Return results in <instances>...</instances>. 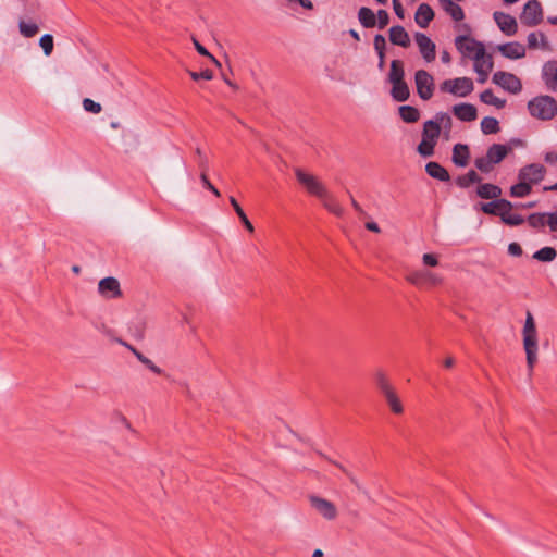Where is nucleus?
Here are the masks:
<instances>
[{"label":"nucleus","instance_id":"nucleus-30","mask_svg":"<svg viewBox=\"0 0 557 557\" xmlns=\"http://www.w3.org/2000/svg\"><path fill=\"white\" fill-rule=\"evenodd\" d=\"M425 171L433 178H436L442 182L449 181V174L447 170L437 162H429L425 165Z\"/></svg>","mask_w":557,"mask_h":557},{"label":"nucleus","instance_id":"nucleus-34","mask_svg":"<svg viewBox=\"0 0 557 557\" xmlns=\"http://www.w3.org/2000/svg\"><path fill=\"white\" fill-rule=\"evenodd\" d=\"M358 18L362 26L370 28L376 24L375 14L369 8L362 7L358 12Z\"/></svg>","mask_w":557,"mask_h":557},{"label":"nucleus","instance_id":"nucleus-4","mask_svg":"<svg viewBox=\"0 0 557 557\" xmlns=\"http://www.w3.org/2000/svg\"><path fill=\"white\" fill-rule=\"evenodd\" d=\"M530 114L539 120H552L557 114V102L550 96H540L528 103Z\"/></svg>","mask_w":557,"mask_h":557},{"label":"nucleus","instance_id":"nucleus-28","mask_svg":"<svg viewBox=\"0 0 557 557\" xmlns=\"http://www.w3.org/2000/svg\"><path fill=\"white\" fill-rule=\"evenodd\" d=\"M509 151L510 148L506 145L494 144L487 149L485 156L496 165L506 158Z\"/></svg>","mask_w":557,"mask_h":557},{"label":"nucleus","instance_id":"nucleus-5","mask_svg":"<svg viewBox=\"0 0 557 557\" xmlns=\"http://www.w3.org/2000/svg\"><path fill=\"white\" fill-rule=\"evenodd\" d=\"M474 90L473 81L470 77H456L443 81L440 84V91L451 95L456 98H466Z\"/></svg>","mask_w":557,"mask_h":557},{"label":"nucleus","instance_id":"nucleus-61","mask_svg":"<svg viewBox=\"0 0 557 557\" xmlns=\"http://www.w3.org/2000/svg\"><path fill=\"white\" fill-rule=\"evenodd\" d=\"M377 57H379V69L382 70L385 65V51L377 52Z\"/></svg>","mask_w":557,"mask_h":557},{"label":"nucleus","instance_id":"nucleus-50","mask_svg":"<svg viewBox=\"0 0 557 557\" xmlns=\"http://www.w3.org/2000/svg\"><path fill=\"white\" fill-rule=\"evenodd\" d=\"M189 75L194 81H198L200 78L210 81L213 78V73L210 70H205L200 73L189 72Z\"/></svg>","mask_w":557,"mask_h":557},{"label":"nucleus","instance_id":"nucleus-17","mask_svg":"<svg viewBox=\"0 0 557 557\" xmlns=\"http://www.w3.org/2000/svg\"><path fill=\"white\" fill-rule=\"evenodd\" d=\"M493 17L499 29L507 36H512L517 33L518 24L512 15L497 11L494 12Z\"/></svg>","mask_w":557,"mask_h":557},{"label":"nucleus","instance_id":"nucleus-15","mask_svg":"<svg viewBox=\"0 0 557 557\" xmlns=\"http://www.w3.org/2000/svg\"><path fill=\"white\" fill-rule=\"evenodd\" d=\"M546 170L542 164L532 163L520 169L518 177L519 181H525L528 184H537L545 176Z\"/></svg>","mask_w":557,"mask_h":557},{"label":"nucleus","instance_id":"nucleus-23","mask_svg":"<svg viewBox=\"0 0 557 557\" xmlns=\"http://www.w3.org/2000/svg\"><path fill=\"white\" fill-rule=\"evenodd\" d=\"M506 207H502L498 212V216H500L502 221L510 226H517L523 223L524 219L518 214L512 212V205L510 201L505 199Z\"/></svg>","mask_w":557,"mask_h":557},{"label":"nucleus","instance_id":"nucleus-37","mask_svg":"<svg viewBox=\"0 0 557 557\" xmlns=\"http://www.w3.org/2000/svg\"><path fill=\"white\" fill-rule=\"evenodd\" d=\"M480 99L482 102L490 106H494L497 109H502L506 104V101L504 99L496 97L491 89H486L483 92H481Z\"/></svg>","mask_w":557,"mask_h":557},{"label":"nucleus","instance_id":"nucleus-64","mask_svg":"<svg viewBox=\"0 0 557 557\" xmlns=\"http://www.w3.org/2000/svg\"><path fill=\"white\" fill-rule=\"evenodd\" d=\"M455 29L458 32H469L470 27L467 24H457Z\"/></svg>","mask_w":557,"mask_h":557},{"label":"nucleus","instance_id":"nucleus-56","mask_svg":"<svg viewBox=\"0 0 557 557\" xmlns=\"http://www.w3.org/2000/svg\"><path fill=\"white\" fill-rule=\"evenodd\" d=\"M474 72L478 74V82L481 84H484L487 81L488 74L491 73V72L484 71V70L474 71Z\"/></svg>","mask_w":557,"mask_h":557},{"label":"nucleus","instance_id":"nucleus-54","mask_svg":"<svg viewBox=\"0 0 557 557\" xmlns=\"http://www.w3.org/2000/svg\"><path fill=\"white\" fill-rule=\"evenodd\" d=\"M393 9L399 18H404V8L399 0H393Z\"/></svg>","mask_w":557,"mask_h":557},{"label":"nucleus","instance_id":"nucleus-12","mask_svg":"<svg viewBox=\"0 0 557 557\" xmlns=\"http://www.w3.org/2000/svg\"><path fill=\"white\" fill-rule=\"evenodd\" d=\"M310 506L324 519L334 520L337 517V508L336 506L320 496L312 495L309 497Z\"/></svg>","mask_w":557,"mask_h":557},{"label":"nucleus","instance_id":"nucleus-3","mask_svg":"<svg viewBox=\"0 0 557 557\" xmlns=\"http://www.w3.org/2000/svg\"><path fill=\"white\" fill-rule=\"evenodd\" d=\"M404 64L400 60H393L388 73V82L392 84L391 95L394 100L403 102L410 96V90L404 79Z\"/></svg>","mask_w":557,"mask_h":557},{"label":"nucleus","instance_id":"nucleus-48","mask_svg":"<svg viewBox=\"0 0 557 557\" xmlns=\"http://www.w3.org/2000/svg\"><path fill=\"white\" fill-rule=\"evenodd\" d=\"M422 263L425 267L434 268L438 265V258L434 253H424L422 256Z\"/></svg>","mask_w":557,"mask_h":557},{"label":"nucleus","instance_id":"nucleus-36","mask_svg":"<svg viewBox=\"0 0 557 557\" xmlns=\"http://www.w3.org/2000/svg\"><path fill=\"white\" fill-rule=\"evenodd\" d=\"M399 115L401 120L406 123H414L420 117V112L417 108L411 106H401L399 107Z\"/></svg>","mask_w":557,"mask_h":557},{"label":"nucleus","instance_id":"nucleus-24","mask_svg":"<svg viewBox=\"0 0 557 557\" xmlns=\"http://www.w3.org/2000/svg\"><path fill=\"white\" fill-rule=\"evenodd\" d=\"M120 345L127 348L136 358L138 361H140L144 366H146L150 371H152L156 374H161L162 370L159 368L156 363L152 362L149 358L144 356L140 351H138L134 346L128 344L127 342L123 339L117 341Z\"/></svg>","mask_w":557,"mask_h":557},{"label":"nucleus","instance_id":"nucleus-11","mask_svg":"<svg viewBox=\"0 0 557 557\" xmlns=\"http://www.w3.org/2000/svg\"><path fill=\"white\" fill-rule=\"evenodd\" d=\"M493 83L510 94H518L522 89L520 79L512 73L498 71L493 74Z\"/></svg>","mask_w":557,"mask_h":557},{"label":"nucleus","instance_id":"nucleus-38","mask_svg":"<svg viewBox=\"0 0 557 557\" xmlns=\"http://www.w3.org/2000/svg\"><path fill=\"white\" fill-rule=\"evenodd\" d=\"M557 252L553 247H543L534 252L533 258L542 262H552L555 260Z\"/></svg>","mask_w":557,"mask_h":557},{"label":"nucleus","instance_id":"nucleus-41","mask_svg":"<svg viewBox=\"0 0 557 557\" xmlns=\"http://www.w3.org/2000/svg\"><path fill=\"white\" fill-rule=\"evenodd\" d=\"M531 190L532 188L530 184H528L525 181H519L518 184L511 186L510 195L512 197H525L531 193Z\"/></svg>","mask_w":557,"mask_h":557},{"label":"nucleus","instance_id":"nucleus-16","mask_svg":"<svg viewBox=\"0 0 557 557\" xmlns=\"http://www.w3.org/2000/svg\"><path fill=\"white\" fill-rule=\"evenodd\" d=\"M530 226L537 228L548 225L552 232H557V211L549 213H533L528 218Z\"/></svg>","mask_w":557,"mask_h":557},{"label":"nucleus","instance_id":"nucleus-10","mask_svg":"<svg viewBox=\"0 0 557 557\" xmlns=\"http://www.w3.org/2000/svg\"><path fill=\"white\" fill-rule=\"evenodd\" d=\"M522 25L534 27L543 21V9L537 0L528 1L519 16Z\"/></svg>","mask_w":557,"mask_h":557},{"label":"nucleus","instance_id":"nucleus-26","mask_svg":"<svg viewBox=\"0 0 557 557\" xmlns=\"http://www.w3.org/2000/svg\"><path fill=\"white\" fill-rule=\"evenodd\" d=\"M389 40L392 44L407 48L410 46V38L403 26H393L389 28Z\"/></svg>","mask_w":557,"mask_h":557},{"label":"nucleus","instance_id":"nucleus-63","mask_svg":"<svg viewBox=\"0 0 557 557\" xmlns=\"http://www.w3.org/2000/svg\"><path fill=\"white\" fill-rule=\"evenodd\" d=\"M196 153L199 156L200 158V166L202 168H206L207 166V160L206 158L202 156V152L199 148L196 149Z\"/></svg>","mask_w":557,"mask_h":557},{"label":"nucleus","instance_id":"nucleus-43","mask_svg":"<svg viewBox=\"0 0 557 557\" xmlns=\"http://www.w3.org/2000/svg\"><path fill=\"white\" fill-rule=\"evenodd\" d=\"M18 28L20 33L26 38L34 37L38 33V26L33 22L21 21Z\"/></svg>","mask_w":557,"mask_h":557},{"label":"nucleus","instance_id":"nucleus-49","mask_svg":"<svg viewBox=\"0 0 557 557\" xmlns=\"http://www.w3.org/2000/svg\"><path fill=\"white\" fill-rule=\"evenodd\" d=\"M374 49L376 52H384L386 40L383 35H375L373 40Z\"/></svg>","mask_w":557,"mask_h":557},{"label":"nucleus","instance_id":"nucleus-25","mask_svg":"<svg viewBox=\"0 0 557 557\" xmlns=\"http://www.w3.org/2000/svg\"><path fill=\"white\" fill-rule=\"evenodd\" d=\"M434 18L432 8L426 3H421L414 14V21L421 28H426Z\"/></svg>","mask_w":557,"mask_h":557},{"label":"nucleus","instance_id":"nucleus-53","mask_svg":"<svg viewBox=\"0 0 557 557\" xmlns=\"http://www.w3.org/2000/svg\"><path fill=\"white\" fill-rule=\"evenodd\" d=\"M508 253L513 257H520L522 255V248L518 243H510L508 246Z\"/></svg>","mask_w":557,"mask_h":557},{"label":"nucleus","instance_id":"nucleus-40","mask_svg":"<svg viewBox=\"0 0 557 557\" xmlns=\"http://www.w3.org/2000/svg\"><path fill=\"white\" fill-rule=\"evenodd\" d=\"M481 131L486 134H496L499 131L498 121L495 117L486 116L481 121Z\"/></svg>","mask_w":557,"mask_h":557},{"label":"nucleus","instance_id":"nucleus-59","mask_svg":"<svg viewBox=\"0 0 557 557\" xmlns=\"http://www.w3.org/2000/svg\"><path fill=\"white\" fill-rule=\"evenodd\" d=\"M366 227H367V230H369L371 232H374V233H380L381 232L380 226L375 222H368V223H366Z\"/></svg>","mask_w":557,"mask_h":557},{"label":"nucleus","instance_id":"nucleus-44","mask_svg":"<svg viewBox=\"0 0 557 557\" xmlns=\"http://www.w3.org/2000/svg\"><path fill=\"white\" fill-rule=\"evenodd\" d=\"M474 165L480 172L490 173L493 171L495 164L488 160L486 156H483L475 159Z\"/></svg>","mask_w":557,"mask_h":557},{"label":"nucleus","instance_id":"nucleus-14","mask_svg":"<svg viewBox=\"0 0 557 557\" xmlns=\"http://www.w3.org/2000/svg\"><path fill=\"white\" fill-rule=\"evenodd\" d=\"M98 293L104 299H115L122 296L120 282L113 276H108L99 281Z\"/></svg>","mask_w":557,"mask_h":557},{"label":"nucleus","instance_id":"nucleus-58","mask_svg":"<svg viewBox=\"0 0 557 557\" xmlns=\"http://www.w3.org/2000/svg\"><path fill=\"white\" fill-rule=\"evenodd\" d=\"M441 60L444 64H449L451 61V57L447 50H443L441 52Z\"/></svg>","mask_w":557,"mask_h":557},{"label":"nucleus","instance_id":"nucleus-19","mask_svg":"<svg viewBox=\"0 0 557 557\" xmlns=\"http://www.w3.org/2000/svg\"><path fill=\"white\" fill-rule=\"evenodd\" d=\"M454 115L462 122H472L478 117V110L471 103H458L451 108Z\"/></svg>","mask_w":557,"mask_h":557},{"label":"nucleus","instance_id":"nucleus-20","mask_svg":"<svg viewBox=\"0 0 557 557\" xmlns=\"http://www.w3.org/2000/svg\"><path fill=\"white\" fill-rule=\"evenodd\" d=\"M440 8L456 23H460L465 18L462 8L456 0H438Z\"/></svg>","mask_w":557,"mask_h":557},{"label":"nucleus","instance_id":"nucleus-51","mask_svg":"<svg viewBox=\"0 0 557 557\" xmlns=\"http://www.w3.org/2000/svg\"><path fill=\"white\" fill-rule=\"evenodd\" d=\"M389 21L388 13L385 10H379L377 12V26L379 28H384Z\"/></svg>","mask_w":557,"mask_h":557},{"label":"nucleus","instance_id":"nucleus-46","mask_svg":"<svg viewBox=\"0 0 557 557\" xmlns=\"http://www.w3.org/2000/svg\"><path fill=\"white\" fill-rule=\"evenodd\" d=\"M332 462L348 476L349 481L356 486L358 491L366 494V490L363 488L359 480L351 472H349L343 465L335 461Z\"/></svg>","mask_w":557,"mask_h":557},{"label":"nucleus","instance_id":"nucleus-32","mask_svg":"<svg viewBox=\"0 0 557 557\" xmlns=\"http://www.w3.org/2000/svg\"><path fill=\"white\" fill-rule=\"evenodd\" d=\"M473 69L474 71H488L493 70V59L491 54H487L485 48L483 49L482 55L478 54L474 59Z\"/></svg>","mask_w":557,"mask_h":557},{"label":"nucleus","instance_id":"nucleus-29","mask_svg":"<svg viewBox=\"0 0 557 557\" xmlns=\"http://www.w3.org/2000/svg\"><path fill=\"white\" fill-rule=\"evenodd\" d=\"M528 47L530 49H542V50H550V45L546 38V36L541 32H532L528 35L527 38Z\"/></svg>","mask_w":557,"mask_h":557},{"label":"nucleus","instance_id":"nucleus-27","mask_svg":"<svg viewBox=\"0 0 557 557\" xmlns=\"http://www.w3.org/2000/svg\"><path fill=\"white\" fill-rule=\"evenodd\" d=\"M318 199L321 200L322 206L330 211L331 213L341 216L344 212L342 206L338 203L336 198L326 189L323 195H321Z\"/></svg>","mask_w":557,"mask_h":557},{"label":"nucleus","instance_id":"nucleus-55","mask_svg":"<svg viewBox=\"0 0 557 557\" xmlns=\"http://www.w3.org/2000/svg\"><path fill=\"white\" fill-rule=\"evenodd\" d=\"M193 44L199 54L203 57L210 55V52L196 38H193Z\"/></svg>","mask_w":557,"mask_h":557},{"label":"nucleus","instance_id":"nucleus-22","mask_svg":"<svg viewBox=\"0 0 557 557\" xmlns=\"http://www.w3.org/2000/svg\"><path fill=\"white\" fill-rule=\"evenodd\" d=\"M451 160L456 166H459V168L467 166L469 164V160H470L469 146L465 145V144H456L453 148Z\"/></svg>","mask_w":557,"mask_h":557},{"label":"nucleus","instance_id":"nucleus-2","mask_svg":"<svg viewBox=\"0 0 557 557\" xmlns=\"http://www.w3.org/2000/svg\"><path fill=\"white\" fill-rule=\"evenodd\" d=\"M522 345L525 352L529 376H531L539 360L540 341L535 320L530 311L527 312L522 327Z\"/></svg>","mask_w":557,"mask_h":557},{"label":"nucleus","instance_id":"nucleus-42","mask_svg":"<svg viewBox=\"0 0 557 557\" xmlns=\"http://www.w3.org/2000/svg\"><path fill=\"white\" fill-rule=\"evenodd\" d=\"M505 199H498L494 200L487 203H483L481 209L484 213L498 215L499 210L502 207H506Z\"/></svg>","mask_w":557,"mask_h":557},{"label":"nucleus","instance_id":"nucleus-1","mask_svg":"<svg viewBox=\"0 0 557 557\" xmlns=\"http://www.w3.org/2000/svg\"><path fill=\"white\" fill-rule=\"evenodd\" d=\"M442 126H444L448 132L451 128V117L447 113L440 112L433 120L424 122L422 140L417 148L420 156L426 158L434 154V148L441 135Z\"/></svg>","mask_w":557,"mask_h":557},{"label":"nucleus","instance_id":"nucleus-9","mask_svg":"<svg viewBox=\"0 0 557 557\" xmlns=\"http://www.w3.org/2000/svg\"><path fill=\"white\" fill-rule=\"evenodd\" d=\"M407 282L417 286H437L443 283V277L430 270H413L406 275Z\"/></svg>","mask_w":557,"mask_h":557},{"label":"nucleus","instance_id":"nucleus-60","mask_svg":"<svg viewBox=\"0 0 557 557\" xmlns=\"http://www.w3.org/2000/svg\"><path fill=\"white\" fill-rule=\"evenodd\" d=\"M230 202H231V205L234 208L236 213H238L240 210H243L242 207L239 206V203L237 202V200L234 197H230Z\"/></svg>","mask_w":557,"mask_h":557},{"label":"nucleus","instance_id":"nucleus-6","mask_svg":"<svg viewBox=\"0 0 557 557\" xmlns=\"http://www.w3.org/2000/svg\"><path fill=\"white\" fill-rule=\"evenodd\" d=\"M295 176L298 183L306 189V191L319 198L327 189L326 186L312 173L305 171L304 169L296 168L294 170Z\"/></svg>","mask_w":557,"mask_h":557},{"label":"nucleus","instance_id":"nucleus-57","mask_svg":"<svg viewBox=\"0 0 557 557\" xmlns=\"http://www.w3.org/2000/svg\"><path fill=\"white\" fill-rule=\"evenodd\" d=\"M289 2H298L302 8L311 10L313 4L310 0H288Z\"/></svg>","mask_w":557,"mask_h":557},{"label":"nucleus","instance_id":"nucleus-31","mask_svg":"<svg viewBox=\"0 0 557 557\" xmlns=\"http://www.w3.org/2000/svg\"><path fill=\"white\" fill-rule=\"evenodd\" d=\"M476 194L483 199H496L502 195V189L494 184H481L476 189Z\"/></svg>","mask_w":557,"mask_h":557},{"label":"nucleus","instance_id":"nucleus-45","mask_svg":"<svg viewBox=\"0 0 557 557\" xmlns=\"http://www.w3.org/2000/svg\"><path fill=\"white\" fill-rule=\"evenodd\" d=\"M39 46L46 57H49L53 51V37L50 34H45L39 39Z\"/></svg>","mask_w":557,"mask_h":557},{"label":"nucleus","instance_id":"nucleus-7","mask_svg":"<svg viewBox=\"0 0 557 557\" xmlns=\"http://www.w3.org/2000/svg\"><path fill=\"white\" fill-rule=\"evenodd\" d=\"M455 47L463 58L474 59L478 54L482 55L484 45L476 39L467 36L459 35L455 38Z\"/></svg>","mask_w":557,"mask_h":557},{"label":"nucleus","instance_id":"nucleus-52","mask_svg":"<svg viewBox=\"0 0 557 557\" xmlns=\"http://www.w3.org/2000/svg\"><path fill=\"white\" fill-rule=\"evenodd\" d=\"M200 180L207 189L212 191L214 196L220 197V191L210 183L205 172L201 173Z\"/></svg>","mask_w":557,"mask_h":557},{"label":"nucleus","instance_id":"nucleus-35","mask_svg":"<svg viewBox=\"0 0 557 557\" xmlns=\"http://www.w3.org/2000/svg\"><path fill=\"white\" fill-rule=\"evenodd\" d=\"M481 180V176L474 170H470L468 173L457 177L456 184L461 188H468L472 184L480 183Z\"/></svg>","mask_w":557,"mask_h":557},{"label":"nucleus","instance_id":"nucleus-39","mask_svg":"<svg viewBox=\"0 0 557 557\" xmlns=\"http://www.w3.org/2000/svg\"><path fill=\"white\" fill-rule=\"evenodd\" d=\"M375 382L379 391L384 395L388 393L389 391L394 389L393 385L391 384L388 377L383 371H377L375 373Z\"/></svg>","mask_w":557,"mask_h":557},{"label":"nucleus","instance_id":"nucleus-47","mask_svg":"<svg viewBox=\"0 0 557 557\" xmlns=\"http://www.w3.org/2000/svg\"><path fill=\"white\" fill-rule=\"evenodd\" d=\"M83 104V108L85 111L87 112H91L94 114H98L101 112L102 108H101V104L94 101L92 99H89V98H85L82 102Z\"/></svg>","mask_w":557,"mask_h":557},{"label":"nucleus","instance_id":"nucleus-13","mask_svg":"<svg viewBox=\"0 0 557 557\" xmlns=\"http://www.w3.org/2000/svg\"><path fill=\"white\" fill-rule=\"evenodd\" d=\"M414 40L422 59L426 63L433 62L436 58V46L431 38L423 33H416Z\"/></svg>","mask_w":557,"mask_h":557},{"label":"nucleus","instance_id":"nucleus-8","mask_svg":"<svg viewBox=\"0 0 557 557\" xmlns=\"http://www.w3.org/2000/svg\"><path fill=\"white\" fill-rule=\"evenodd\" d=\"M414 85L418 96L423 100H430L434 95V77L425 70H418L414 73Z\"/></svg>","mask_w":557,"mask_h":557},{"label":"nucleus","instance_id":"nucleus-18","mask_svg":"<svg viewBox=\"0 0 557 557\" xmlns=\"http://www.w3.org/2000/svg\"><path fill=\"white\" fill-rule=\"evenodd\" d=\"M497 50L503 57L511 60L521 59L525 55V47L518 41L499 45Z\"/></svg>","mask_w":557,"mask_h":557},{"label":"nucleus","instance_id":"nucleus-21","mask_svg":"<svg viewBox=\"0 0 557 557\" xmlns=\"http://www.w3.org/2000/svg\"><path fill=\"white\" fill-rule=\"evenodd\" d=\"M542 76L546 86L550 90L557 91V61L546 62L542 69Z\"/></svg>","mask_w":557,"mask_h":557},{"label":"nucleus","instance_id":"nucleus-33","mask_svg":"<svg viewBox=\"0 0 557 557\" xmlns=\"http://www.w3.org/2000/svg\"><path fill=\"white\" fill-rule=\"evenodd\" d=\"M383 396L385 397V400H386L387 405L389 406L391 410L395 414H401L404 412L403 404H401L395 388L389 391L388 393L384 394Z\"/></svg>","mask_w":557,"mask_h":557},{"label":"nucleus","instance_id":"nucleus-62","mask_svg":"<svg viewBox=\"0 0 557 557\" xmlns=\"http://www.w3.org/2000/svg\"><path fill=\"white\" fill-rule=\"evenodd\" d=\"M544 160L547 162V163H552L554 160L557 161V153L554 154L553 152H547L544 157Z\"/></svg>","mask_w":557,"mask_h":557}]
</instances>
